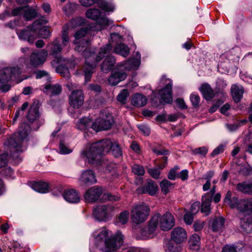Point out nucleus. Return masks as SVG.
I'll return each instance as SVG.
<instances>
[{"instance_id":"f3484780","label":"nucleus","mask_w":252,"mask_h":252,"mask_svg":"<svg viewBox=\"0 0 252 252\" xmlns=\"http://www.w3.org/2000/svg\"><path fill=\"white\" fill-rule=\"evenodd\" d=\"M187 238L186 231L181 227L174 228L171 233V240L176 243H181Z\"/></svg>"},{"instance_id":"7c9ffc66","label":"nucleus","mask_w":252,"mask_h":252,"mask_svg":"<svg viewBox=\"0 0 252 252\" xmlns=\"http://www.w3.org/2000/svg\"><path fill=\"white\" fill-rule=\"evenodd\" d=\"M114 52L124 57H126L129 53V49L125 44L120 43L115 46Z\"/></svg>"},{"instance_id":"9b49d317","label":"nucleus","mask_w":252,"mask_h":252,"mask_svg":"<svg viewBox=\"0 0 252 252\" xmlns=\"http://www.w3.org/2000/svg\"><path fill=\"white\" fill-rule=\"evenodd\" d=\"M160 83L162 84L167 83L165 87L158 92L159 95L160 96V102L161 103H171L172 102V81L169 79L166 78L165 76H162Z\"/></svg>"},{"instance_id":"4d7b16f0","label":"nucleus","mask_w":252,"mask_h":252,"mask_svg":"<svg viewBox=\"0 0 252 252\" xmlns=\"http://www.w3.org/2000/svg\"><path fill=\"white\" fill-rule=\"evenodd\" d=\"M180 169L179 166H175L173 169H171L170 171L168 173V178L170 180H174L176 178H178V174L176 173V172L177 170H178Z\"/></svg>"},{"instance_id":"ddd939ff","label":"nucleus","mask_w":252,"mask_h":252,"mask_svg":"<svg viewBox=\"0 0 252 252\" xmlns=\"http://www.w3.org/2000/svg\"><path fill=\"white\" fill-rule=\"evenodd\" d=\"M48 56V52L43 49L38 52H33L30 56V64L36 67L43 64Z\"/></svg>"},{"instance_id":"bb28decb","label":"nucleus","mask_w":252,"mask_h":252,"mask_svg":"<svg viewBox=\"0 0 252 252\" xmlns=\"http://www.w3.org/2000/svg\"><path fill=\"white\" fill-rule=\"evenodd\" d=\"M189 247L193 251H198L200 248V239L199 236L194 234L192 235L189 239Z\"/></svg>"},{"instance_id":"58836bf2","label":"nucleus","mask_w":252,"mask_h":252,"mask_svg":"<svg viewBox=\"0 0 252 252\" xmlns=\"http://www.w3.org/2000/svg\"><path fill=\"white\" fill-rule=\"evenodd\" d=\"M173 185L167 180H164L160 183V187L162 192L164 194H167L172 188Z\"/></svg>"},{"instance_id":"69168bd1","label":"nucleus","mask_w":252,"mask_h":252,"mask_svg":"<svg viewBox=\"0 0 252 252\" xmlns=\"http://www.w3.org/2000/svg\"><path fill=\"white\" fill-rule=\"evenodd\" d=\"M184 220L187 224H190L193 221V218L192 214L187 213L184 215Z\"/></svg>"},{"instance_id":"4be33fe9","label":"nucleus","mask_w":252,"mask_h":252,"mask_svg":"<svg viewBox=\"0 0 252 252\" xmlns=\"http://www.w3.org/2000/svg\"><path fill=\"white\" fill-rule=\"evenodd\" d=\"M244 92V89L242 86L234 84L231 88V93L233 100L237 103L240 101Z\"/></svg>"},{"instance_id":"ea45409f","label":"nucleus","mask_w":252,"mask_h":252,"mask_svg":"<svg viewBox=\"0 0 252 252\" xmlns=\"http://www.w3.org/2000/svg\"><path fill=\"white\" fill-rule=\"evenodd\" d=\"M99 6L101 9L107 12H112L115 9V6L112 3L106 1L101 2Z\"/></svg>"},{"instance_id":"338daca9","label":"nucleus","mask_w":252,"mask_h":252,"mask_svg":"<svg viewBox=\"0 0 252 252\" xmlns=\"http://www.w3.org/2000/svg\"><path fill=\"white\" fill-rule=\"evenodd\" d=\"M221 252H237V251L234 246L227 245L223 248Z\"/></svg>"},{"instance_id":"39448f33","label":"nucleus","mask_w":252,"mask_h":252,"mask_svg":"<svg viewBox=\"0 0 252 252\" xmlns=\"http://www.w3.org/2000/svg\"><path fill=\"white\" fill-rule=\"evenodd\" d=\"M75 49L79 52L85 50L84 55L86 58V66L84 68V72L85 81L88 82L91 80L93 70L95 66V64L99 62L102 58L104 56H107L110 53L112 49V46L110 44H108L105 46L102 47L95 60L94 59L95 56L94 54L91 53L90 55H88V52L86 50L85 46L81 47L80 45H78L75 48Z\"/></svg>"},{"instance_id":"6e6552de","label":"nucleus","mask_w":252,"mask_h":252,"mask_svg":"<svg viewBox=\"0 0 252 252\" xmlns=\"http://www.w3.org/2000/svg\"><path fill=\"white\" fill-rule=\"evenodd\" d=\"M40 26L41 21H34L32 26L17 32L19 38L27 40L30 44L33 43L37 38V31Z\"/></svg>"},{"instance_id":"6ab92c4d","label":"nucleus","mask_w":252,"mask_h":252,"mask_svg":"<svg viewBox=\"0 0 252 252\" xmlns=\"http://www.w3.org/2000/svg\"><path fill=\"white\" fill-rule=\"evenodd\" d=\"M231 208L237 207L241 212L252 213V198L241 201L238 205H230Z\"/></svg>"},{"instance_id":"c85d7f7f","label":"nucleus","mask_w":252,"mask_h":252,"mask_svg":"<svg viewBox=\"0 0 252 252\" xmlns=\"http://www.w3.org/2000/svg\"><path fill=\"white\" fill-rule=\"evenodd\" d=\"M48 47L50 50L51 54L55 56L59 54L62 50L59 38L55 39L52 43L48 45Z\"/></svg>"},{"instance_id":"cd10ccee","label":"nucleus","mask_w":252,"mask_h":252,"mask_svg":"<svg viewBox=\"0 0 252 252\" xmlns=\"http://www.w3.org/2000/svg\"><path fill=\"white\" fill-rule=\"evenodd\" d=\"M237 189L244 193L252 194V181L244 182L237 186Z\"/></svg>"},{"instance_id":"c03bdc74","label":"nucleus","mask_w":252,"mask_h":252,"mask_svg":"<svg viewBox=\"0 0 252 252\" xmlns=\"http://www.w3.org/2000/svg\"><path fill=\"white\" fill-rule=\"evenodd\" d=\"M112 23V21L109 20L108 18L106 17H99L98 24L100 26V28L97 29L96 31H101L102 29L104 28L105 26H107Z\"/></svg>"},{"instance_id":"4c0bfd02","label":"nucleus","mask_w":252,"mask_h":252,"mask_svg":"<svg viewBox=\"0 0 252 252\" xmlns=\"http://www.w3.org/2000/svg\"><path fill=\"white\" fill-rule=\"evenodd\" d=\"M129 218L127 211L122 212L116 219V222L118 224H125L127 223Z\"/></svg>"},{"instance_id":"0eeeda50","label":"nucleus","mask_w":252,"mask_h":252,"mask_svg":"<svg viewBox=\"0 0 252 252\" xmlns=\"http://www.w3.org/2000/svg\"><path fill=\"white\" fill-rule=\"evenodd\" d=\"M149 213L150 208L146 204H137L131 211V219L134 223L139 224L147 219Z\"/></svg>"},{"instance_id":"4468645a","label":"nucleus","mask_w":252,"mask_h":252,"mask_svg":"<svg viewBox=\"0 0 252 252\" xmlns=\"http://www.w3.org/2000/svg\"><path fill=\"white\" fill-rule=\"evenodd\" d=\"M102 193V189L101 188L94 186L86 191L84 198L86 202L93 203L99 198Z\"/></svg>"},{"instance_id":"f257e3e1","label":"nucleus","mask_w":252,"mask_h":252,"mask_svg":"<svg viewBox=\"0 0 252 252\" xmlns=\"http://www.w3.org/2000/svg\"><path fill=\"white\" fill-rule=\"evenodd\" d=\"M111 150L112 154L116 158L120 157L122 154V150L118 143H113L109 139H103L101 141L92 143L89 146L82 150L81 157L90 163L99 164L105 167L108 171H111V167L108 165L107 162L99 161L101 155L105 152ZM114 168L113 166L112 168Z\"/></svg>"},{"instance_id":"412c9836","label":"nucleus","mask_w":252,"mask_h":252,"mask_svg":"<svg viewBox=\"0 0 252 252\" xmlns=\"http://www.w3.org/2000/svg\"><path fill=\"white\" fill-rule=\"evenodd\" d=\"M64 199L71 203H76L79 202L80 196L78 193L73 189H70L65 191L63 194Z\"/></svg>"},{"instance_id":"a878e982","label":"nucleus","mask_w":252,"mask_h":252,"mask_svg":"<svg viewBox=\"0 0 252 252\" xmlns=\"http://www.w3.org/2000/svg\"><path fill=\"white\" fill-rule=\"evenodd\" d=\"M115 63V60L113 56H107L101 65V70L103 72H107L112 68Z\"/></svg>"},{"instance_id":"e433bc0d","label":"nucleus","mask_w":252,"mask_h":252,"mask_svg":"<svg viewBox=\"0 0 252 252\" xmlns=\"http://www.w3.org/2000/svg\"><path fill=\"white\" fill-rule=\"evenodd\" d=\"M136 58H132L127 61L126 65H130L129 69H136L140 63V55L139 52L136 53Z\"/></svg>"},{"instance_id":"09e8293b","label":"nucleus","mask_w":252,"mask_h":252,"mask_svg":"<svg viewBox=\"0 0 252 252\" xmlns=\"http://www.w3.org/2000/svg\"><path fill=\"white\" fill-rule=\"evenodd\" d=\"M1 174L3 176H4L8 179H13L15 178L13 171L9 167H6L2 170L1 172Z\"/></svg>"},{"instance_id":"5fc2aeb1","label":"nucleus","mask_w":252,"mask_h":252,"mask_svg":"<svg viewBox=\"0 0 252 252\" xmlns=\"http://www.w3.org/2000/svg\"><path fill=\"white\" fill-rule=\"evenodd\" d=\"M59 150L61 154H68L72 152V149L67 147L63 142L60 143Z\"/></svg>"},{"instance_id":"de8ad7c7","label":"nucleus","mask_w":252,"mask_h":252,"mask_svg":"<svg viewBox=\"0 0 252 252\" xmlns=\"http://www.w3.org/2000/svg\"><path fill=\"white\" fill-rule=\"evenodd\" d=\"M85 19L82 17H76L71 21V26L72 28H75L78 26L84 25L85 23Z\"/></svg>"},{"instance_id":"473e14b6","label":"nucleus","mask_w":252,"mask_h":252,"mask_svg":"<svg viewBox=\"0 0 252 252\" xmlns=\"http://www.w3.org/2000/svg\"><path fill=\"white\" fill-rule=\"evenodd\" d=\"M37 21H41V26L37 31V37L40 34L41 36L44 38H46L50 36V32L49 30L46 27H42V26L47 23L44 20H37Z\"/></svg>"},{"instance_id":"2f4dec72","label":"nucleus","mask_w":252,"mask_h":252,"mask_svg":"<svg viewBox=\"0 0 252 252\" xmlns=\"http://www.w3.org/2000/svg\"><path fill=\"white\" fill-rule=\"evenodd\" d=\"M45 90L50 93L51 95H58L61 92L62 88L58 84H47L45 86Z\"/></svg>"},{"instance_id":"f03ea898","label":"nucleus","mask_w":252,"mask_h":252,"mask_svg":"<svg viewBox=\"0 0 252 252\" xmlns=\"http://www.w3.org/2000/svg\"><path fill=\"white\" fill-rule=\"evenodd\" d=\"M108 235L109 231L105 228L93 233L95 245L103 252L116 251L124 243V236L120 231H118L110 238L108 237Z\"/></svg>"},{"instance_id":"5701e85b","label":"nucleus","mask_w":252,"mask_h":252,"mask_svg":"<svg viewBox=\"0 0 252 252\" xmlns=\"http://www.w3.org/2000/svg\"><path fill=\"white\" fill-rule=\"evenodd\" d=\"M126 77V74L124 72L117 71L113 73L108 79L111 85L115 86L120 82L124 80Z\"/></svg>"},{"instance_id":"37998d69","label":"nucleus","mask_w":252,"mask_h":252,"mask_svg":"<svg viewBox=\"0 0 252 252\" xmlns=\"http://www.w3.org/2000/svg\"><path fill=\"white\" fill-rule=\"evenodd\" d=\"M88 32L87 28H82L77 31L74 34L75 40L74 41V44H78L77 40L84 37Z\"/></svg>"},{"instance_id":"a211bd4d","label":"nucleus","mask_w":252,"mask_h":252,"mask_svg":"<svg viewBox=\"0 0 252 252\" xmlns=\"http://www.w3.org/2000/svg\"><path fill=\"white\" fill-rule=\"evenodd\" d=\"M158 189L157 185L154 181L149 180L145 186L138 188L136 191L137 193H147L151 195H153L157 192Z\"/></svg>"},{"instance_id":"864d4df0","label":"nucleus","mask_w":252,"mask_h":252,"mask_svg":"<svg viewBox=\"0 0 252 252\" xmlns=\"http://www.w3.org/2000/svg\"><path fill=\"white\" fill-rule=\"evenodd\" d=\"M200 99V97L197 94L192 93L190 96V101L194 107L198 106Z\"/></svg>"},{"instance_id":"7ed1b4c3","label":"nucleus","mask_w":252,"mask_h":252,"mask_svg":"<svg viewBox=\"0 0 252 252\" xmlns=\"http://www.w3.org/2000/svg\"><path fill=\"white\" fill-rule=\"evenodd\" d=\"M29 131V125L26 123L23 124L20 127L19 131L15 133L5 142V144L9 146L10 156L16 163L18 164L22 161L21 154L26 150L23 143L27 137Z\"/></svg>"},{"instance_id":"052dcab7","label":"nucleus","mask_w":252,"mask_h":252,"mask_svg":"<svg viewBox=\"0 0 252 252\" xmlns=\"http://www.w3.org/2000/svg\"><path fill=\"white\" fill-rule=\"evenodd\" d=\"M239 173L244 176L251 175L252 174V168L248 166H243L240 170Z\"/></svg>"},{"instance_id":"c9c22d12","label":"nucleus","mask_w":252,"mask_h":252,"mask_svg":"<svg viewBox=\"0 0 252 252\" xmlns=\"http://www.w3.org/2000/svg\"><path fill=\"white\" fill-rule=\"evenodd\" d=\"M173 241H169L166 245V252H180L182 248L179 243H173Z\"/></svg>"},{"instance_id":"bf43d9fd","label":"nucleus","mask_w":252,"mask_h":252,"mask_svg":"<svg viewBox=\"0 0 252 252\" xmlns=\"http://www.w3.org/2000/svg\"><path fill=\"white\" fill-rule=\"evenodd\" d=\"M139 130L145 135L148 136L150 133V127L146 125L141 124L138 126Z\"/></svg>"},{"instance_id":"c756f323","label":"nucleus","mask_w":252,"mask_h":252,"mask_svg":"<svg viewBox=\"0 0 252 252\" xmlns=\"http://www.w3.org/2000/svg\"><path fill=\"white\" fill-rule=\"evenodd\" d=\"M32 188L35 191L41 193H45L49 191V185L46 182H36L32 185Z\"/></svg>"},{"instance_id":"393cba45","label":"nucleus","mask_w":252,"mask_h":252,"mask_svg":"<svg viewBox=\"0 0 252 252\" xmlns=\"http://www.w3.org/2000/svg\"><path fill=\"white\" fill-rule=\"evenodd\" d=\"M147 102V98L140 94H136L132 97L131 103L135 107H140L146 105Z\"/></svg>"},{"instance_id":"a19ab883","label":"nucleus","mask_w":252,"mask_h":252,"mask_svg":"<svg viewBox=\"0 0 252 252\" xmlns=\"http://www.w3.org/2000/svg\"><path fill=\"white\" fill-rule=\"evenodd\" d=\"M67 30V27H63L62 33V44L63 46H67L69 44V38Z\"/></svg>"},{"instance_id":"79ce46f5","label":"nucleus","mask_w":252,"mask_h":252,"mask_svg":"<svg viewBox=\"0 0 252 252\" xmlns=\"http://www.w3.org/2000/svg\"><path fill=\"white\" fill-rule=\"evenodd\" d=\"M164 165H161L158 168H151L148 171L149 174L154 178L158 179L160 174V170L163 168Z\"/></svg>"},{"instance_id":"0e129e2a","label":"nucleus","mask_w":252,"mask_h":252,"mask_svg":"<svg viewBox=\"0 0 252 252\" xmlns=\"http://www.w3.org/2000/svg\"><path fill=\"white\" fill-rule=\"evenodd\" d=\"M200 207V203L199 202H194L191 206V208H190L191 213L192 215L196 214L199 210Z\"/></svg>"},{"instance_id":"e2e57ef3","label":"nucleus","mask_w":252,"mask_h":252,"mask_svg":"<svg viewBox=\"0 0 252 252\" xmlns=\"http://www.w3.org/2000/svg\"><path fill=\"white\" fill-rule=\"evenodd\" d=\"M204 224H205L204 221H201L200 220H197V221H195V222L193 224V227H194V230L195 231H200L204 227Z\"/></svg>"},{"instance_id":"2eb2a0df","label":"nucleus","mask_w":252,"mask_h":252,"mask_svg":"<svg viewBox=\"0 0 252 252\" xmlns=\"http://www.w3.org/2000/svg\"><path fill=\"white\" fill-rule=\"evenodd\" d=\"M84 95L80 90L73 91L69 96V103L74 108H78L83 104Z\"/></svg>"},{"instance_id":"6e6d98bb","label":"nucleus","mask_w":252,"mask_h":252,"mask_svg":"<svg viewBox=\"0 0 252 252\" xmlns=\"http://www.w3.org/2000/svg\"><path fill=\"white\" fill-rule=\"evenodd\" d=\"M208 152V149L205 147H199L192 150V153L194 155H200L205 156Z\"/></svg>"},{"instance_id":"49530a36","label":"nucleus","mask_w":252,"mask_h":252,"mask_svg":"<svg viewBox=\"0 0 252 252\" xmlns=\"http://www.w3.org/2000/svg\"><path fill=\"white\" fill-rule=\"evenodd\" d=\"M132 172L137 175L142 176L145 173V170L142 166L139 164H134L132 167Z\"/></svg>"},{"instance_id":"a18cd8bd","label":"nucleus","mask_w":252,"mask_h":252,"mask_svg":"<svg viewBox=\"0 0 252 252\" xmlns=\"http://www.w3.org/2000/svg\"><path fill=\"white\" fill-rule=\"evenodd\" d=\"M24 17L27 20H30L36 16V12L33 9L30 8L25 9L24 8Z\"/></svg>"},{"instance_id":"774afa93","label":"nucleus","mask_w":252,"mask_h":252,"mask_svg":"<svg viewBox=\"0 0 252 252\" xmlns=\"http://www.w3.org/2000/svg\"><path fill=\"white\" fill-rule=\"evenodd\" d=\"M176 103H177L178 106L181 108V109H186L188 107L186 105L185 102L183 99L182 98H177L176 101Z\"/></svg>"},{"instance_id":"20e7f679","label":"nucleus","mask_w":252,"mask_h":252,"mask_svg":"<svg viewBox=\"0 0 252 252\" xmlns=\"http://www.w3.org/2000/svg\"><path fill=\"white\" fill-rule=\"evenodd\" d=\"M174 224V218L171 213L167 212L162 216H160L159 214H156L150 220L147 229L142 231L143 238H153L155 236L158 224L162 230L167 231L171 229Z\"/></svg>"},{"instance_id":"13d9d810","label":"nucleus","mask_w":252,"mask_h":252,"mask_svg":"<svg viewBox=\"0 0 252 252\" xmlns=\"http://www.w3.org/2000/svg\"><path fill=\"white\" fill-rule=\"evenodd\" d=\"M220 224V218H215L212 221L211 227L213 231H217L219 230Z\"/></svg>"},{"instance_id":"603ef678","label":"nucleus","mask_w":252,"mask_h":252,"mask_svg":"<svg viewBox=\"0 0 252 252\" xmlns=\"http://www.w3.org/2000/svg\"><path fill=\"white\" fill-rule=\"evenodd\" d=\"M247 221L248 222L245 220H241V224L244 229L247 232H249L252 229V221L251 220V217L247 219Z\"/></svg>"},{"instance_id":"b1692460","label":"nucleus","mask_w":252,"mask_h":252,"mask_svg":"<svg viewBox=\"0 0 252 252\" xmlns=\"http://www.w3.org/2000/svg\"><path fill=\"white\" fill-rule=\"evenodd\" d=\"M199 90L202 93L204 98L207 100H211L215 95V94L208 84H202Z\"/></svg>"},{"instance_id":"9d476101","label":"nucleus","mask_w":252,"mask_h":252,"mask_svg":"<svg viewBox=\"0 0 252 252\" xmlns=\"http://www.w3.org/2000/svg\"><path fill=\"white\" fill-rule=\"evenodd\" d=\"M114 206L110 204L99 205L94 209V215L99 221H106L112 216Z\"/></svg>"},{"instance_id":"1a4fd4ad","label":"nucleus","mask_w":252,"mask_h":252,"mask_svg":"<svg viewBox=\"0 0 252 252\" xmlns=\"http://www.w3.org/2000/svg\"><path fill=\"white\" fill-rule=\"evenodd\" d=\"M114 123L113 118L108 112H102L100 117L94 123L92 128L96 131L107 130L110 128Z\"/></svg>"},{"instance_id":"680f3d73","label":"nucleus","mask_w":252,"mask_h":252,"mask_svg":"<svg viewBox=\"0 0 252 252\" xmlns=\"http://www.w3.org/2000/svg\"><path fill=\"white\" fill-rule=\"evenodd\" d=\"M7 163V155L5 153L0 154V168L4 167Z\"/></svg>"},{"instance_id":"f704fd0d","label":"nucleus","mask_w":252,"mask_h":252,"mask_svg":"<svg viewBox=\"0 0 252 252\" xmlns=\"http://www.w3.org/2000/svg\"><path fill=\"white\" fill-rule=\"evenodd\" d=\"M86 16L88 18L96 20L99 18L101 16L100 11L96 8H91L87 10Z\"/></svg>"},{"instance_id":"8fccbe9b","label":"nucleus","mask_w":252,"mask_h":252,"mask_svg":"<svg viewBox=\"0 0 252 252\" xmlns=\"http://www.w3.org/2000/svg\"><path fill=\"white\" fill-rule=\"evenodd\" d=\"M153 151L158 155H163L164 156L162 158V160L164 162V164L167 163V157L166 156L168 154L167 151H166L164 149L158 150L156 148H153Z\"/></svg>"},{"instance_id":"aec40b11","label":"nucleus","mask_w":252,"mask_h":252,"mask_svg":"<svg viewBox=\"0 0 252 252\" xmlns=\"http://www.w3.org/2000/svg\"><path fill=\"white\" fill-rule=\"evenodd\" d=\"M212 196L210 194H205L202 197V204L200 210L205 215H208L211 211V203L212 202Z\"/></svg>"},{"instance_id":"f8f14e48","label":"nucleus","mask_w":252,"mask_h":252,"mask_svg":"<svg viewBox=\"0 0 252 252\" xmlns=\"http://www.w3.org/2000/svg\"><path fill=\"white\" fill-rule=\"evenodd\" d=\"M27 118L31 123L35 122L39 126L44 123V120L40 117L38 104L35 102L31 106Z\"/></svg>"},{"instance_id":"3c124183","label":"nucleus","mask_w":252,"mask_h":252,"mask_svg":"<svg viewBox=\"0 0 252 252\" xmlns=\"http://www.w3.org/2000/svg\"><path fill=\"white\" fill-rule=\"evenodd\" d=\"M128 95V92L127 90H123L117 96V100L122 103L126 102L127 97Z\"/></svg>"},{"instance_id":"dca6fc26","label":"nucleus","mask_w":252,"mask_h":252,"mask_svg":"<svg viewBox=\"0 0 252 252\" xmlns=\"http://www.w3.org/2000/svg\"><path fill=\"white\" fill-rule=\"evenodd\" d=\"M79 181L82 184L87 185L94 184L97 182L94 172L90 169L84 170L82 172Z\"/></svg>"},{"instance_id":"72a5a7b5","label":"nucleus","mask_w":252,"mask_h":252,"mask_svg":"<svg viewBox=\"0 0 252 252\" xmlns=\"http://www.w3.org/2000/svg\"><path fill=\"white\" fill-rule=\"evenodd\" d=\"M93 124L90 119L84 117L79 120L77 125L78 128L85 130L89 127H92Z\"/></svg>"},{"instance_id":"423d86ee","label":"nucleus","mask_w":252,"mask_h":252,"mask_svg":"<svg viewBox=\"0 0 252 252\" xmlns=\"http://www.w3.org/2000/svg\"><path fill=\"white\" fill-rule=\"evenodd\" d=\"M19 62L21 63L19 65L4 67L0 70V87L10 80L17 78L22 73V63H25L26 59L20 58Z\"/></svg>"}]
</instances>
